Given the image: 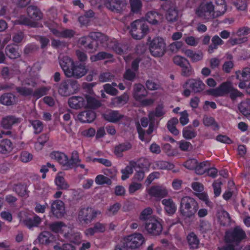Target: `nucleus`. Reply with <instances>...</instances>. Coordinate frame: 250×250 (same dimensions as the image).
<instances>
[{
  "mask_svg": "<svg viewBox=\"0 0 250 250\" xmlns=\"http://www.w3.org/2000/svg\"><path fill=\"white\" fill-rule=\"evenodd\" d=\"M55 184L57 187V189L59 190H66L69 187L64 177L60 175L59 174L55 178Z\"/></svg>",
  "mask_w": 250,
  "mask_h": 250,
  "instance_id": "79ce46f5",
  "label": "nucleus"
},
{
  "mask_svg": "<svg viewBox=\"0 0 250 250\" xmlns=\"http://www.w3.org/2000/svg\"><path fill=\"white\" fill-rule=\"evenodd\" d=\"M136 165V162L131 161L129 163V166H127L125 169L122 170L121 172L123 174L122 179L123 180H126L129 177V175L133 173V167H134Z\"/></svg>",
  "mask_w": 250,
  "mask_h": 250,
  "instance_id": "a18cd8bd",
  "label": "nucleus"
},
{
  "mask_svg": "<svg viewBox=\"0 0 250 250\" xmlns=\"http://www.w3.org/2000/svg\"><path fill=\"white\" fill-rule=\"evenodd\" d=\"M126 0H105L104 5L110 11L121 14L125 9Z\"/></svg>",
  "mask_w": 250,
  "mask_h": 250,
  "instance_id": "ddd939ff",
  "label": "nucleus"
},
{
  "mask_svg": "<svg viewBox=\"0 0 250 250\" xmlns=\"http://www.w3.org/2000/svg\"><path fill=\"white\" fill-rule=\"evenodd\" d=\"M232 83L229 81L222 83L216 88L208 90L206 92L208 95L214 97L223 96L229 93L232 89Z\"/></svg>",
  "mask_w": 250,
  "mask_h": 250,
  "instance_id": "f8f14e48",
  "label": "nucleus"
},
{
  "mask_svg": "<svg viewBox=\"0 0 250 250\" xmlns=\"http://www.w3.org/2000/svg\"><path fill=\"white\" fill-rule=\"evenodd\" d=\"M48 89V88L44 86L40 87L33 91V94H32V96H34L35 97H36L37 98H39L46 95Z\"/></svg>",
  "mask_w": 250,
  "mask_h": 250,
  "instance_id": "338daca9",
  "label": "nucleus"
},
{
  "mask_svg": "<svg viewBox=\"0 0 250 250\" xmlns=\"http://www.w3.org/2000/svg\"><path fill=\"white\" fill-rule=\"evenodd\" d=\"M16 90L21 96L23 97H28L32 96L33 90L32 88H28L25 86L16 87Z\"/></svg>",
  "mask_w": 250,
  "mask_h": 250,
  "instance_id": "8fccbe9b",
  "label": "nucleus"
},
{
  "mask_svg": "<svg viewBox=\"0 0 250 250\" xmlns=\"http://www.w3.org/2000/svg\"><path fill=\"white\" fill-rule=\"evenodd\" d=\"M41 222V219L37 215L27 217L22 220V223L29 229L38 227Z\"/></svg>",
  "mask_w": 250,
  "mask_h": 250,
  "instance_id": "c85d7f7f",
  "label": "nucleus"
},
{
  "mask_svg": "<svg viewBox=\"0 0 250 250\" xmlns=\"http://www.w3.org/2000/svg\"><path fill=\"white\" fill-rule=\"evenodd\" d=\"M12 144L9 140L4 139L0 143V153L6 154L12 151Z\"/></svg>",
  "mask_w": 250,
  "mask_h": 250,
  "instance_id": "a19ab883",
  "label": "nucleus"
},
{
  "mask_svg": "<svg viewBox=\"0 0 250 250\" xmlns=\"http://www.w3.org/2000/svg\"><path fill=\"white\" fill-rule=\"evenodd\" d=\"M103 87L104 91L109 95L116 96L118 93V90L109 83L105 84Z\"/></svg>",
  "mask_w": 250,
  "mask_h": 250,
  "instance_id": "69168bd1",
  "label": "nucleus"
},
{
  "mask_svg": "<svg viewBox=\"0 0 250 250\" xmlns=\"http://www.w3.org/2000/svg\"><path fill=\"white\" fill-rule=\"evenodd\" d=\"M226 11L224 4L221 5L219 9L214 10V6L212 2H206L201 4L196 10L198 17L205 20H211L216 17L223 15Z\"/></svg>",
  "mask_w": 250,
  "mask_h": 250,
  "instance_id": "f03ea898",
  "label": "nucleus"
},
{
  "mask_svg": "<svg viewBox=\"0 0 250 250\" xmlns=\"http://www.w3.org/2000/svg\"><path fill=\"white\" fill-rule=\"evenodd\" d=\"M239 111L245 116L250 117V99L242 101L238 105Z\"/></svg>",
  "mask_w": 250,
  "mask_h": 250,
  "instance_id": "7c9ffc66",
  "label": "nucleus"
},
{
  "mask_svg": "<svg viewBox=\"0 0 250 250\" xmlns=\"http://www.w3.org/2000/svg\"><path fill=\"white\" fill-rule=\"evenodd\" d=\"M190 249H196L199 248V240L194 232H190L187 237Z\"/></svg>",
  "mask_w": 250,
  "mask_h": 250,
  "instance_id": "4c0bfd02",
  "label": "nucleus"
},
{
  "mask_svg": "<svg viewBox=\"0 0 250 250\" xmlns=\"http://www.w3.org/2000/svg\"><path fill=\"white\" fill-rule=\"evenodd\" d=\"M212 44L208 46V51L209 53H212L214 49L217 48L219 45H221L223 43V41L218 36H214L211 40Z\"/></svg>",
  "mask_w": 250,
  "mask_h": 250,
  "instance_id": "09e8293b",
  "label": "nucleus"
},
{
  "mask_svg": "<svg viewBox=\"0 0 250 250\" xmlns=\"http://www.w3.org/2000/svg\"><path fill=\"white\" fill-rule=\"evenodd\" d=\"M29 122L33 126L36 134L41 133L43 129V125L42 122L39 120L29 121Z\"/></svg>",
  "mask_w": 250,
  "mask_h": 250,
  "instance_id": "680f3d73",
  "label": "nucleus"
},
{
  "mask_svg": "<svg viewBox=\"0 0 250 250\" xmlns=\"http://www.w3.org/2000/svg\"><path fill=\"white\" fill-rule=\"evenodd\" d=\"M15 102V96L11 93H6L0 97V103L5 105L14 104Z\"/></svg>",
  "mask_w": 250,
  "mask_h": 250,
  "instance_id": "72a5a7b5",
  "label": "nucleus"
},
{
  "mask_svg": "<svg viewBox=\"0 0 250 250\" xmlns=\"http://www.w3.org/2000/svg\"><path fill=\"white\" fill-rule=\"evenodd\" d=\"M153 210L150 207H148L144 209L141 212L139 219L142 221H146L148 219H150L151 217H149V216L152 213Z\"/></svg>",
  "mask_w": 250,
  "mask_h": 250,
  "instance_id": "13d9d810",
  "label": "nucleus"
},
{
  "mask_svg": "<svg viewBox=\"0 0 250 250\" xmlns=\"http://www.w3.org/2000/svg\"><path fill=\"white\" fill-rule=\"evenodd\" d=\"M107 40L108 37L104 34L99 32H91L88 36L81 38L79 42L89 53H94L98 49V41L103 43Z\"/></svg>",
  "mask_w": 250,
  "mask_h": 250,
  "instance_id": "f257e3e1",
  "label": "nucleus"
},
{
  "mask_svg": "<svg viewBox=\"0 0 250 250\" xmlns=\"http://www.w3.org/2000/svg\"><path fill=\"white\" fill-rule=\"evenodd\" d=\"M129 97L127 93L113 98L111 99L110 104L114 106H118L125 104L128 102Z\"/></svg>",
  "mask_w": 250,
  "mask_h": 250,
  "instance_id": "473e14b6",
  "label": "nucleus"
},
{
  "mask_svg": "<svg viewBox=\"0 0 250 250\" xmlns=\"http://www.w3.org/2000/svg\"><path fill=\"white\" fill-rule=\"evenodd\" d=\"M74 62L69 57L64 56L60 61V64L65 75L68 77L73 67Z\"/></svg>",
  "mask_w": 250,
  "mask_h": 250,
  "instance_id": "aec40b11",
  "label": "nucleus"
},
{
  "mask_svg": "<svg viewBox=\"0 0 250 250\" xmlns=\"http://www.w3.org/2000/svg\"><path fill=\"white\" fill-rule=\"evenodd\" d=\"M21 121V118L16 117L13 115L7 116L3 118L1 125L5 129H10L13 125L18 124Z\"/></svg>",
  "mask_w": 250,
  "mask_h": 250,
  "instance_id": "6ab92c4d",
  "label": "nucleus"
},
{
  "mask_svg": "<svg viewBox=\"0 0 250 250\" xmlns=\"http://www.w3.org/2000/svg\"><path fill=\"white\" fill-rule=\"evenodd\" d=\"M132 145L129 142H125L115 147L114 153L118 156L122 157V153L130 149Z\"/></svg>",
  "mask_w": 250,
  "mask_h": 250,
  "instance_id": "58836bf2",
  "label": "nucleus"
},
{
  "mask_svg": "<svg viewBox=\"0 0 250 250\" xmlns=\"http://www.w3.org/2000/svg\"><path fill=\"white\" fill-rule=\"evenodd\" d=\"M87 71L88 69L83 64L81 63L75 64L74 63L68 78L74 77L79 79L84 76Z\"/></svg>",
  "mask_w": 250,
  "mask_h": 250,
  "instance_id": "4468645a",
  "label": "nucleus"
},
{
  "mask_svg": "<svg viewBox=\"0 0 250 250\" xmlns=\"http://www.w3.org/2000/svg\"><path fill=\"white\" fill-rule=\"evenodd\" d=\"M54 250H76L75 247L69 243H56L53 246Z\"/></svg>",
  "mask_w": 250,
  "mask_h": 250,
  "instance_id": "3c124183",
  "label": "nucleus"
},
{
  "mask_svg": "<svg viewBox=\"0 0 250 250\" xmlns=\"http://www.w3.org/2000/svg\"><path fill=\"white\" fill-rule=\"evenodd\" d=\"M145 229L147 232L153 235H159L163 230L162 224L155 218L147 219L145 223Z\"/></svg>",
  "mask_w": 250,
  "mask_h": 250,
  "instance_id": "9b49d317",
  "label": "nucleus"
},
{
  "mask_svg": "<svg viewBox=\"0 0 250 250\" xmlns=\"http://www.w3.org/2000/svg\"><path fill=\"white\" fill-rule=\"evenodd\" d=\"M14 71L9 69L8 67H4L1 70V75L4 80H9L13 77Z\"/></svg>",
  "mask_w": 250,
  "mask_h": 250,
  "instance_id": "0e129e2a",
  "label": "nucleus"
},
{
  "mask_svg": "<svg viewBox=\"0 0 250 250\" xmlns=\"http://www.w3.org/2000/svg\"><path fill=\"white\" fill-rule=\"evenodd\" d=\"M166 44L164 40L157 37L150 42L149 49L151 54L155 57L163 56L166 51Z\"/></svg>",
  "mask_w": 250,
  "mask_h": 250,
  "instance_id": "1a4fd4ad",
  "label": "nucleus"
},
{
  "mask_svg": "<svg viewBox=\"0 0 250 250\" xmlns=\"http://www.w3.org/2000/svg\"><path fill=\"white\" fill-rule=\"evenodd\" d=\"M218 213V218L221 225L225 226L230 223V217L228 212L222 209L219 211Z\"/></svg>",
  "mask_w": 250,
  "mask_h": 250,
  "instance_id": "ea45409f",
  "label": "nucleus"
},
{
  "mask_svg": "<svg viewBox=\"0 0 250 250\" xmlns=\"http://www.w3.org/2000/svg\"><path fill=\"white\" fill-rule=\"evenodd\" d=\"M28 17L21 16L17 21L19 24L25 25L31 27L38 26V21L43 18V14L36 6L30 5L26 9Z\"/></svg>",
  "mask_w": 250,
  "mask_h": 250,
  "instance_id": "7ed1b4c3",
  "label": "nucleus"
},
{
  "mask_svg": "<svg viewBox=\"0 0 250 250\" xmlns=\"http://www.w3.org/2000/svg\"><path fill=\"white\" fill-rule=\"evenodd\" d=\"M146 18L148 22L152 25H159L162 23L163 16L155 11H149L147 13Z\"/></svg>",
  "mask_w": 250,
  "mask_h": 250,
  "instance_id": "a211bd4d",
  "label": "nucleus"
},
{
  "mask_svg": "<svg viewBox=\"0 0 250 250\" xmlns=\"http://www.w3.org/2000/svg\"><path fill=\"white\" fill-rule=\"evenodd\" d=\"M85 100L86 104L85 103L84 106H86L87 108L96 109L99 107L101 105L100 101L91 96L86 95L85 96Z\"/></svg>",
  "mask_w": 250,
  "mask_h": 250,
  "instance_id": "37998d69",
  "label": "nucleus"
},
{
  "mask_svg": "<svg viewBox=\"0 0 250 250\" xmlns=\"http://www.w3.org/2000/svg\"><path fill=\"white\" fill-rule=\"evenodd\" d=\"M183 135L186 139H191L196 136V132L191 125H188L183 128Z\"/></svg>",
  "mask_w": 250,
  "mask_h": 250,
  "instance_id": "de8ad7c7",
  "label": "nucleus"
},
{
  "mask_svg": "<svg viewBox=\"0 0 250 250\" xmlns=\"http://www.w3.org/2000/svg\"><path fill=\"white\" fill-rule=\"evenodd\" d=\"M95 182L98 185H103L105 184L108 185H110L112 184V181L110 178L103 175H98L96 177Z\"/></svg>",
  "mask_w": 250,
  "mask_h": 250,
  "instance_id": "4d7b16f0",
  "label": "nucleus"
},
{
  "mask_svg": "<svg viewBox=\"0 0 250 250\" xmlns=\"http://www.w3.org/2000/svg\"><path fill=\"white\" fill-rule=\"evenodd\" d=\"M101 212L89 207H84L79 209L78 212V221L82 225H87L94 220Z\"/></svg>",
  "mask_w": 250,
  "mask_h": 250,
  "instance_id": "0eeeda50",
  "label": "nucleus"
},
{
  "mask_svg": "<svg viewBox=\"0 0 250 250\" xmlns=\"http://www.w3.org/2000/svg\"><path fill=\"white\" fill-rule=\"evenodd\" d=\"M185 54L190 58L192 62H197L203 59V54L201 52L196 53L191 49H187L184 51Z\"/></svg>",
  "mask_w": 250,
  "mask_h": 250,
  "instance_id": "c9c22d12",
  "label": "nucleus"
},
{
  "mask_svg": "<svg viewBox=\"0 0 250 250\" xmlns=\"http://www.w3.org/2000/svg\"><path fill=\"white\" fill-rule=\"evenodd\" d=\"M166 18L169 23H173L178 20V11L175 7H171L167 11Z\"/></svg>",
  "mask_w": 250,
  "mask_h": 250,
  "instance_id": "c756f323",
  "label": "nucleus"
},
{
  "mask_svg": "<svg viewBox=\"0 0 250 250\" xmlns=\"http://www.w3.org/2000/svg\"><path fill=\"white\" fill-rule=\"evenodd\" d=\"M236 78L238 80L250 81V68L245 67L242 71L238 70L235 72Z\"/></svg>",
  "mask_w": 250,
  "mask_h": 250,
  "instance_id": "e433bc0d",
  "label": "nucleus"
},
{
  "mask_svg": "<svg viewBox=\"0 0 250 250\" xmlns=\"http://www.w3.org/2000/svg\"><path fill=\"white\" fill-rule=\"evenodd\" d=\"M80 88V85L76 80L66 79L62 81L58 85V91L62 96H69L76 93Z\"/></svg>",
  "mask_w": 250,
  "mask_h": 250,
  "instance_id": "423d86ee",
  "label": "nucleus"
},
{
  "mask_svg": "<svg viewBox=\"0 0 250 250\" xmlns=\"http://www.w3.org/2000/svg\"><path fill=\"white\" fill-rule=\"evenodd\" d=\"M144 241L145 239L142 234L134 233L125 238L123 244L127 249L134 250L139 248Z\"/></svg>",
  "mask_w": 250,
  "mask_h": 250,
  "instance_id": "9d476101",
  "label": "nucleus"
},
{
  "mask_svg": "<svg viewBox=\"0 0 250 250\" xmlns=\"http://www.w3.org/2000/svg\"><path fill=\"white\" fill-rule=\"evenodd\" d=\"M68 103L69 105L74 109H79L85 105V101L84 99L79 96H73L70 98Z\"/></svg>",
  "mask_w": 250,
  "mask_h": 250,
  "instance_id": "a878e982",
  "label": "nucleus"
},
{
  "mask_svg": "<svg viewBox=\"0 0 250 250\" xmlns=\"http://www.w3.org/2000/svg\"><path fill=\"white\" fill-rule=\"evenodd\" d=\"M186 84L188 85V87L191 91L195 93H200L205 88V84L200 80L190 79L187 81Z\"/></svg>",
  "mask_w": 250,
  "mask_h": 250,
  "instance_id": "dca6fc26",
  "label": "nucleus"
},
{
  "mask_svg": "<svg viewBox=\"0 0 250 250\" xmlns=\"http://www.w3.org/2000/svg\"><path fill=\"white\" fill-rule=\"evenodd\" d=\"M132 38L136 40L143 38L149 31L147 22L143 20H137L132 22L129 27Z\"/></svg>",
  "mask_w": 250,
  "mask_h": 250,
  "instance_id": "39448f33",
  "label": "nucleus"
},
{
  "mask_svg": "<svg viewBox=\"0 0 250 250\" xmlns=\"http://www.w3.org/2000/svg\"><path fill=\"white\" fill-rule=\"evenodd\" d=\"M147 95V91L143 85L136 84L134 87L133 96L137 100H140Z\"/></svg>",
  "mask_w": 250,
  "mask_h": 250,
  "instance_id": "cd10ccee",
  "label": "nucleus"
},
{
  "mask_svg": "<svg viewBox=\"0 0 250 250\" xmlns=\"http://www.w3.org/2000/svg\"><path fill=\"white\" fill-rule=\"evenodd\" d=\"M198 208V204L194 198L188 196L181 198L179 212L184 219L193 218Z\"/></svg>",
  "mask_w": 250,
  "mask_h": 250,
  "instance_id": "20e7f679",
  "label": "nucleus"
},
{
  "mask_svg": "<svg viewBox=\"0 0 250 250\" xmlns=\"http://www.w3.org/2000/svg\"><path fill=\"white\" fill-rule=\"evenodd\" d=\"M105 120L108 122L116 123L125 117L117 110H110L102 115Z\"/></svg>",
  "mask_w": 250,
  "mask_h": 250,
  "instance_id": "f3484780",
  "label": "nucleus"
},
{
  "mask_svg": "<svg viewBox=\"0 0 250 250\" xmlns=\"http://www.w3.org/2000/svg\"><path fill=\"white\" fill-rule=\"evenodd\" d=\"M210 163L208 161H204L196 165L195 172L197 174L202 175L206 173V168L205 167L209 166Z\"/></svg>",
  "mask_w": 250,
  "mask_h": 250,
  "instance_id": "603ef678",
  "label": "nucleus"
},
{
  "mask_svg": "<svg viewBox=\"0 0 250 250\" xmlns=\"http://www.w3.org/2000/svg\"><path fill=\"white\" fill-rule=\"evenodd\" d=\"M49 229L54 232H59L62 230V227L65 226L62 222H56L49 224Z\"/></svg>",
  "mask_w": 250,
  "mask_h": 250,
  "instance_id": "6e6d98bb",
  "label": "nucleus"
},
{
  "mask_svg": "<svg viewBox=\"0 0 250 250\" xmlns=\"http://www.w3.org/2000/svg\"><path fill=\"white\" fill-rule=\"evenodd\" d=\"M131 11L134 13H138L141 9L142 4L140 0H129Z\"/></svg>",
  "mask_w": 250,
  "mask_h": 250,
  "instance_id": "864d4df0",
  "label": "nucleus"
},
{
  "mask_svg": "<svg viewBox=\"0 0 250 250\" xmlns=\"http://www.w3.org/2000/svg\"><path fill=\"white\" fill-rule=\"evenodd\" d=\"M114 77L112 73L106 72L101 73L99 76V79L101 82L104 83L112 81L114 79Z\"/></svg>",
  "mask_w": 250,
  "mask_h": 250,
  "instance_id": "052dcab7",
  "label": "nucleus"
},
{
  "mask_svg": "<svg viewBox=\"0 0 250 250\" xmlns=\"http://www.w3.org/2000/svg\"><path fill=\"white\" fill-rule=\"evenodd\" d=\"M173 60L176 65L180 66L181 68L186 64V62H189L187 59L180 56H175Z\"/></svg>",
  "mask_w": 250,
  "mask_h": 250,
  "instance_id": "774afa93",
  "label": "nucleus"
},
{
  "mask_svg": "<svg viewBox=\"0 0 250 250\" xmlns=\"http://www.w3.org/2000/svg\"><path fill=\"white\" fill-rule=\"evenodd\" d=\"M51 210L56 217L62 218L65 213L64 203L60 200L54 201L51 204Z\"/></svg>",
  "mask_w": 250,
  "mask_h": 250,
  "instance_id": "2eb2a0df",
  "label": "nucleus"
},
{
  "mask_svg": "<svg viewBox=\"0 0 250 250\" xmlns=\"http://www.w3.org/2000/svg\"><path fill=\"white\" fill-rule=\"evenodd\" d=\"M96 113L92 110L84 111L78 115V120L82 123L92 122L96 118Z\"/></svg>",
  "mask_w": 250,
  "mask_h": 250,
  "instance_id": "4be33fe9",
  "label": "nucleus"
},
{
  "mask_svg": "<svg viewBox=\"0 0 250 250\" xmlns=\"http://www.w3.org/2000/svg\"><path fill=\"white\" fill-rule=\"evenodd\" d=\"M162 204L164 206V210L168 215H172L176 212L177 207L172 199H164L162 201Z\"/></svg>",
  "mask_w": 250,
  "mask_h": 250,
  "instance_id": "5701e85b",
  "label": "nucleus"
},
{
  "mask_svg": "<svg viewBox=\"0 0 250 250\" xmlns=\"http://www.w3.org/2000/svg\"><path fill=\"white\" fill-rule=\"evenodd\" d=\"M192 72V68L189 62H186V64L181 68V74L183 76H190Z\"/></svg>",
  "mask_w": 250,
  "mask_h": 250,
  "instance_id": "e2e57ef3",
  "label": "nucleus"
},
{
  "mask_svg": "<svg viewBox=\"0 0 250 250\" xmlns=\"http://www.w3.org/2000/svg\"><path fill=\"white\" fill-rule=\"evenodd\" d=\"M63 237L66 241L75 245H78L81 243V235L80 233L71 230L64 233Z\"/></svg>",
  "mask_w": 250,
  "mask_h": 250,
  "instance_id": "b1692460",
  "label": "nucleus"
},
{
  "mask_svg": "<svg viewBox=\"0 0 250 250\" xmlns=\"http://www.w3.org/2000/svg\"><path fill=\"white\" fill-rule=\"evenodd\" d=\"M105 230V225L100 222H96L93 227L85 230V234L87 236H92L95 233L104 232Z\"/></svg>",
  "mask_w": 250,
  "mask_h": 250,
  "instance_id": "bb28decb",
  "label": "nucleus"
},
{
  "mask_svg": "<svg viewBox=\"0 0 250 250\" xmlns=\"http://www.w3.org/2000/svg\"><path fill=\"white\" fill-rule=\"evenodd\" d=\"M178 123V120L176 118H172L168 121L167 127L168 130L174 135L179 134V132L176 128L175 125Z\"/></svg>",
  "mask_w": 250,
  "mask_h": 250,
  "instance_id": "49530a36",
  "label": "nucleus"
},
{
  "mask_svg": "<svg viewBox=\"0 0 250 250\" xmlns=\"http://www.w3.org/2000/svg\"><path fill=\"white\" fill-rule=\"evenodd\" d=\"M19 47L16 45H8L5 48L6 55L11 59H15L20 56Z\"/></svg>",
  "mask_w": 250,
  "mask_h": 250,
  "instance_id": "2f4dec72",
  "label": "nucleus"
},
{
  "mask_svg": "<svg viewBox=\"0 0 250 250\" xmlns=\"http://www.w3.org/2000/svg\"><path fill=\"white\" fill-rule=\"evenodd\" d=\"M246 237L245 232L240 227L236 226L226 232L225 241L226 243H233L237 246Z\"/></svg>",
  "mask_w": 250,
  "mask_h": 250,
  "instance_id": "6e6552de",
  "label": "nucleus"
},
{
  "mask_svg": "<svg viewBox=\"0 0 250 250\" xmlns=\"http://www.w3.org/2000/svg\"><path fill=\"white\" fill-rule=\"evenodd\" d=\"M164 106L163 104L158 105L155 108V110L150 112L148 114V118L149 121H155V117H162L165 112L164 111Z\"/></svg>",
  "mask_w": 250,
  "mask_h": 250,
  "instance_id": "f704fd0d",
  "label": "nucleus"
},
{
  "mask_svg": "<svg viewBox=\"0 0 250 250\" xmlns=\"http://www.w3.org/2000/svg\"><path fill=\"white\" fill-rule=\"evenodd\" d=\"M52 237L53 235L49 231H43L39 234L35 243H38L42 245H47L51 242Z\"/></svg>",
  "mask_w": 250,
  "mask_h": 250,
  "instance_id": "393cba45",
  "label": "nucleus"
},
{
  "mask_svg": "<svg viewBox=\"0 0 250 250\" xmlns=\"http://www.w3.org/2000/svg\"><path fill=\"white\" fill-rule=\"evenodd\" d=\"M50 156L51 158L54 159L63 166H64L66 164L67 156L63 153L58 151L53 152L51 153Z\"/></svg>",
  "mask_w": 250,
  "mask_h": 250,
  "instance_id": "c03bdc74",
  "label": "nucleus"
},
{
  "mask_svg": "<svg viewBox=\"0 0 250 250\" xmlns=\"http://www.w3.org/2000/svg\"><path fill=\"white\" fill-rule=\"evenodd\" d=\"M148 193L151 196L163 198L167 196L168 192L165 188L156 186L151 187L148 190Z\"/></svg>",
  "mask_w": 250,
  "mask_h": 250,
  "instance_id": "412c9836",
  "label": "nucleus"
},
{
  "mask_svg": "<svg viewBox=\"0 0 250 250\" xmlns=\"http://www.w3.org/2000/svg\"><path fill=\"white\" fill-rule=\"evenodd\" d=\"M14 190L21 196H24L28 194L26 185L19 184L15 186Z\"/></svg>",
  "mask_w": 250,
  "mask_h": 250,
  "instance_id": "5fc2aeb1",
  "label": "nucleus"
},
{
  "mask_svg": "<svg viewBox=\"0 0 250 250\" xmlns=\"http://www.w3.org/2000/svg\"><path fill=\"white\" fill-rule=\"evenodd\" d=\"M203 123L206 126H213L214 130L218 128V124L215 122L214 119L212 117L204 116L203 118Z\"/></svg>",
  "mask_w": 250,
  "mask_h": 250,
  "instance_id": "bf43d9fd",
  "label": "nucleus"
}]
</instances>
